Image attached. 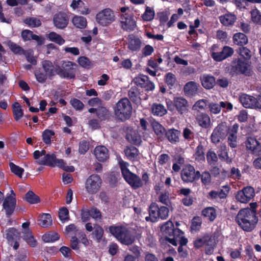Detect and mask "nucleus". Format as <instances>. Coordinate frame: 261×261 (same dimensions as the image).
Instances as JSON below:
<instances>
[{
    "instance_id": "nucleus-32",
    "label": "nucleus",
    "mask_w": 261,
    "mask_h": 261,
    "mask_svg": "<svg viewBox=\"0 0 261 261\" xmlns=\"http://www.w3.org/2000/svg\"><path fill=\"white\" fill-rule=\"evenodd\" d=\"M96 116L99 121H104L110 119L111 113L106 107L99 106L97 108Z\"/></svg>"
},
{
    "instance_id": "nucleus-63",
    "label": "nucleus",
    "mask_w": 261,
    "mask_h": 261,
    "mask_svg": "<svg viewBox=\"0 0 261 261\" xmlns=\"http://www.w3.org/2000/svg\"><path fill=\"white\" fill-rule=\"evenodd\" d=\"M59 217L60 220L62 222H64L69 220V211L67 207H62L59 210Z\"/></svg>"
},
{
    "instance_id": "nucleus-36",
    "label": "nucleus",
    "mask_w": 261,
    "mask_h": 261,
    "mask_svg": "<svg viewBox=\"0 0 261 261\" xmlns=\"http://www.w3.org/2000/svg\"><path fill=\"white\" fill-rule=\"evenodd\" d=\"M22 233L23 239L28 245L32 247H34L37 245V241L33 236L32 230L30 229H25Z\"/></svg>"
},
{
    "instance_id": "nucleus-7",
    "label": "nucleus",
    "mask_w": 261,
    "mask_h": 261,
    "mask_svg": "<svg viewBox=\"0 0 261 261\" xmlns=\"http://www.w3.org/2000/svg\"><path fill=\"white\" fill-rule=\"evenodd\" d=\"M161 231L166 240L173 246H177L176 239L184 234L181 230L175 228L173 223L170 220L161 226Z\"/></svg>"
},
{
    "instance_id": "nucleus-27",
    "label": "nucleus",
    "mask_w": 261,
    "mask_h": 261,
    "mask_svg": "<svg viewBox=\"0 0 261 261\" xmlns=\"http://www.w3.org/2000/svg\"><path fill=\"white\" fill-rule=\"evenodd\" d=\"M196 120L199 126L204 128H207L211 124V118L205 113L199 112L197 114Z\"/></svg>"
},
{
    "instance_id": "nucleus-12",
    "label": "nucleus",
    "mask_w": 261,
    "mask_h": 261,
    "mask_svg": "<svg viewBox=\"0 0 261 261\" xmlns=\"http://www.w3.org/2000/svg\"><path fill=\"white\" fill-rule=\"evenodd\" d=\"M133 81L138 87L144 89L147 92L152 91L155 89L154 84L149 80L147 75L139 74L134 78Z\"/></svg>"
},
{
    "instance_id": "nucleus-41",
    "label": "nucleus",
    "mask_w": 261,
    "mask_h": 261,
    "mask_svg": "<svg viewBox=\"0 0 261 261\" xmlns=\"http://www.w3.org/2000/svg\"><path fill=\"white\" fill-rule=\"evenodd\" d=\"M236 51L242 59L248 61H250L251 60L252 57L251 51L247 47L244 46H241Z\"/></svg>"
},
{
    "instance_id": "nucleus-55",
    "label": "nucleus",
    "mask_w": 261,
    "mask_h": 261,
    "mask_svg": "<svg viewBox=\"0 0 261 261\" xmlns=\"http://www.w3.org/2000/svg\"><path fill=\"white\" fill-rule=\"evenodd\" d=\"M155 12L152 8L147 6L145 12L142 14V18L143 20L150 21L153 19Z\"/></svg>"
},
{
    "instance_id": "nucleus-42",
    "label": "nucleus",
    "mask_w": 261,
    "mask_h": 261,
    "mask_svg": "<svg viewBox=\"0 0 261 261\" xmlns=\"http://www.w3.org/2000/svg\"><path fill=\"white\" fill-rule=\"evenodd\" d=\"M206 159L207 164L209 166H214L215 164H218V155L212 149H208V151H207L206 154Z\"/></svg>"
},
{
    "instance_id": "nucleus-29",
    "label": "nucleus",
    "mask_w": 261,
    "mask_h": 261,
    "mask_svg": "<svg viewBox=\"0 0 261 261\" xmlns=\"http://www.w3.org/2000/svg\"><path fill=\"white\" fill-rule=\"evenodd\" d=\"M233 43L240 47L245 46L248 42V37L246 34L241 32L236 33L232 37Z\"/></svg>"
},
{
    "instance_id": "nucleus-50",
    "label": "nucleus",
    "mask_w": 261,
    "mask_h": 261,
    "mask_svg": "<svg viewBox=\"0 0 261 261\" xmlns=\"http://www.w3.org/2000/svg\"><path fill=\"white\" fill-rule=\"evenodd\" d=\"M55 135L54 130L46 129L43 132L42 134V138L43 142L46 145H49L51 143V138Z\"/></svg>"
},
{
    "instance_id": "nucleus-11",
    "label": "nucleus",
    "mask_w": 261,
    "mask_h": 261,
    "mask_svg": "<svg viewBox=\"0 0 261 261\" xmlns=\"http://www.w3.org/2000/svg\"><path fill=\"white\" fill-rule=\"evenodd\" d=\"M218 44H213L211 51L212 58L217 62H221L231 57L234 53L233 48L228 46H224L220 51H218Z\"/></svg>"
},
{
    "instance_id": "nucleus-17",
    "label": "nucleus",
    "mask_w": 261,
    "mask_h": 261,
    "mask_svg": "<svg viewBox=\"0 0 261 261\" xmlns=\"http://www.w3.org/2000/svg\"><path fill=\"white\" fill-rule=\"evenodd\" d=\"M53 22L57 29L63 30L69 23L68 15L64 12L60 11L54 15Z\"/></svg>"
},
{
    "instance_id": "nucleus-3",
    "label": "nucleus",
    "mask_w": 261,
    "mask_h": 261,
    "mask_svg": "<svg viewBox=\"0 0 261 261\" xmlns=\"http://www.w3.org/2000/svg\"><path fill=\"white\" fill-rule=\"evenodd\" d=\"M109 232L122 244L129 246L136 240L133 231L124 225H111L109 227Z\"/></svg>"
},
{
    "instance_id": "nucleus-37",
    "label": "nucleus",
    "mask_w": 261,
    "mask_h": 261,
    "mask_svg": "<svg viewBox=\"0 0 261 261\" xmlns=\"http://www.w3.org/2000/svg\"><path fill=\"white\" fill-rule=\"evenodd\" d=\"M125 155L130 161H134L139 155L138 149L134 146H127L124 150Z\"/></svg>"
},
{
    "instance_id": "nucleus-51",
    "label": "nucleus",
    "mask_w": 261,
    "mask_h": 261,
    "mask_svg": "<svg viewBox=\"0 0 261 261\" xmlns=\"http://www.w3.org/2000/svg\"><path fill=\"white\" fill-rule=\"evenodd\" d=\"M48 38L50 41L54 42L59 45L63 44L65 42V40L60 35L54 32H50L48 34Z\"/></svg>"
},
{
    "instance_id": "nucleus-31",
    "label": "nucleus",
    "mask_w": 261,
    "mask_h": 261,
    "mask_svg": "<svg viewBox=\"0 0 261 261\" xmlns=\"http://www.w3.org/2000/svg\"><path fill=\"white\" fill-rule=\"evenodd\" d=\"M126 139L129 143L137 146L140 145L142 142L140 135L136 130H132L127 134Z\"/></svg>"
},
{
    "instance_id": "nucleus-52",
    "label": "nucleus",
    "mask_w": 261,
    "mask_h": 261,
    "mask_svg": "<svg viewBox=\"0 0 261 261\" xmlns=\"http://www.w3.org/2000/svg\"><path fill=\"white\" fill-rule=\"evenodd\" d=\"M23 22L30 28H37L41 25L40 20L34 17H27L24 19Z\"/></svg>"
},
{
    "instance_id": "nucleus-53",
    "label": "nucleus",
    "mask_w": 261,
    "mask_h": 261,
    "mask_svg": "<svg viewBox=\"0 0 261 261\" xmlns=\"http://www.w3.org/2000/svg\"><path fill=\"white\" fill-rule=\"evenodd\" d=\"M202 219L199 216H195L192 219L190 228L191 231L197 232L200 230L202 225Z\"/></svg>"
},
{
    "instance_id": "nucleus-6",
    "label": "nucleus",
    "mask_w": 261,
    "mask_h": 261,
    "mask_svg": "<svg viewBox=\"0 0 261 261\" xmlns=\"http://www.w3.org/2000/svg\"><path fill=\"white\" fill-rule=\"evenodd\" d=\"M132 106L127 98L120 99L114 108V114L117 118L122 122L129 119L132 114Z\"/></svg>"
},
{
    "instance_id": "nucleus-13",
    "label": "nucleus",
    "mask_w": 261,
    "mask_h": 261,
    "mask_svg": "<svg viewBox=\"0 0 261 261\" xmlns=\"http://www.w3.org/2000/svg\"><path fill=\"white\" fill-rule=\"evenodd\" d=\"M96 21L102 26H108L115 20V15L110 9H105L99 12L96 16Z\"/></svg>"
},
{
    "instance_id": "nucleus-48",
    "label": "nucleus",
    "mask_w": 261,
    "mask_h": 261,
    "mask_svg": "<svg viewBox=\"0 0 261 261\" xmlns=\"http://www.w3.org/2000/svg\"><path fill=\"white\" fill-rule=\"evenodd\" d=\"M25 200L30 204H33L40 202V199L34 192L29 191L25 195Z\"/></svg>"
},
{
    "instance_id": "nucleus-22",
    "label": "nucleus",
    "mask_w": 261,
    "mask_h": 261,
    "mask_svg": "<svg viewBox=\"0 0 261 261\" xmlns=\"http://www.w3.org/2000/svg\"><path fill=\"white\" fill-rule=\"evenodd\" d=\"M94 154L96 159L101 162L106 161L109 157L108 149L102 145L96 146L94 150Z\"/></svg>"
},
{
    "instance_id": "nucleus-60",
    "label": "nucleus",
    "mask_w": 261,
    "mask_h": 261,
    "mask_svg": "<svg viewBox=\"0 0 261 261\" xmlns=\"http://www.w3.org/2000/svg\"><path fill=\"white\" fill-rule=\"evenodd\" d=\"M218 157L222 161L227 164L232 163V159L229 157L228 153L226 149H221L218 152Z\"/></svg>"
},
{
    "instance_id": "nucleus-25",
    "label": "nucleus",
    "mask_w": 261,
    "mask_h": 261,
    "mask_svg": "<svg viewBox=\"0 0 261 261\" xmlns=\"http://www.w3.org/2000/svg\"><path fill=\"white\" fill-rule=\"evenodd\" d=\"M259 143L255 138L248 137L245 142V145L247 150H249L253 154H257V152L260 148Z\"/></svg>"
},
{
    "instance_id": "nucleus-43",
    "label": "nucleus",
    "mask_w": 261,
    "mask_h": 261,
    "mask_svg": "<svg viewBox=\"0 0 261 261\" xmlns=\"http://www.w3.org/2000/svg\"><path fill=\"white\" fill-rule=\"evenodd\" d=\"M141 44V40L138 37H134L130 39L128 44V48L133 51H137L140 49Z\"/></svg>"
},
{
    "instance_id": "nucleus-10",
    "label": "nucleus",
    "mask_w": 261,
    "mask_h": 261,
    "mask_svg": "<svg viewBox=\"0 0 261 261\" xmlns=\"http://www.w3.org/2000/svg\"><path fill=\"white\" fill-rule=\"evenodd\" d=\"M230 126H228L226 122H221L214 129L211 135V140L212 143L217 145L221 140H224L227 137L228 131Z\"/></svg>"
},
{
    "instance_id": "nucleus-21",
    "label": "nucleus",
    "mask_w": 261,
    "mask_h": 261,
    "mask_svg": "<svg viewBox=\"0 0 261 261\" xmlns=\"http://www.w3.org/2000/svg\"><path fill=\"white\" fill-rule=\"evenodd\" d=\"M173 105L176 110L180 114H182L188 111V101L182 97H175L173 99Z\"/></svg>"
},
{
    "instance_id": "nucleus-28",
    "label": "nucleus",
    "mask_w": 261,
    "mask_h": 261,
    "mask_svg": "<svg viewBox=\"0 0 261 261\" xmlns=\"http://www.w3.org/2000/svg\"><path fill=\"white\" fill-rule=\"evenodd\" d=\"M202 86L206 89H212L216 84L215 77L210 74H203L200 77Z\"/></svg>"
},
{
    "instance_id": "nucleus-58",
    "label": "nucleus",
    "mask_w": 261,
    "mask_h": 261,
    "mask_svg": "<svg viewBox=\"0 0 261 261\" xmlns=\"http://www.w3.org/2000/svg\"><path fill=\"white\" fill-rule=\"evenodd\" d=\"M250 14L251 19L254 23H261V12L257 8L251 10Z\"/></svg>"
},
{
    "instance_id": "nucleus-62",
    "label": "nucleus",
    "mask_w": 261,
    "mask_h": 261,
    "mask_svg": "<svg viewBox=\"0 0 261 261\" xmlns=\"http://www.w3.org/2000/svg\"><path fill=\"white\" fill-rule=\"evenodd\" d=\"M165 82L169 87L171 89L176 82L175 75L172 72H168L165 75Z\"/></svg>"
},
{
    "instance_id": "nucleus-47",
    "label": "nucleus",
    "mask_w": 261,
    "mask_h": 261,
    "mask_svg": "<svg viewBox=\"0 0 261 261\" xmlns=\"http://www.w3.org/2000/svg\"><path fill=\"white\" fill-rule=\"evenodd\" d=\"M51 217L49 214H43L38 220V224L43 227H48L51 224Z\"/></svg>"
},
{
    "instance_id": "nucleus-9",
    "label": "nucleus",
    "mask_w": 261,
    "mask_h": 261,
    "mask_svg": "<svg viewBox=\"0 0 261 261\" xmlns=\"http://www.w3.org/2000/svg\"><path fill=\"white\" fill-rule=\"evenodd\" d=\"M102 183V180L99 175L96 174H91L86 180V191L89 194H95L100 190Z\"/></svg>"
},
{
    "instance_id": "nucleus-8",
    "label": "nucleus",
    "mask_w": 261,
    "mask_h": 261,
    "mask_svg": "<svg viewBox=\"0 0 261 261\" xmlns=\"http://www.w3.org/2000/svg\"><path fill=\"white\" fill-rule=\"evenodd\" d=\"M57 75L61 78L74 79L76 76L77 65L68 60L62 61L61 66L57 65Z\"/></svg>"
},
{
    "instance_id": "nucleus-5",
    "label": "nucleus",
    "mask_w": 261,
    "mask_h": 261,
    "mask_svg": "<svg viewBox=\"0 0 261 261\" xmlns=\"http://www.w3.org/2000/svg\"><path fill=\"white\" fill-rule=\"evenodd\" d=\"M229 73L232 76L243 75L250 77L253 74L251 62L238 57L234 58L230 63Z\"/></svg>"
},
{
    "instance_id": "nucleus-40",
    "label": "nucleus",
    "mask_w": 261,
    "mask_h": 261,
    "mask_svg": "<svg viewBox=\"0 0 261 261\" xmlns=\"http://www.w3.org/2000/svg\"><path fill=\"white\" fill-rule=\"evenodd\" d=\"M72 22L74 26L78 29H85L87 26L86 18L81 16H74L72 19Z\"/></svg>"
},
{
    "instance_id": "nucleus-24",
    "label": "nucleus",
    "mask_w": 261,
    "mask_h": 261,
    "mask_svg": "<svg viewBox=\"0 0 261 261\" xmlns=\"http://www.w3.org/2000/svg\"><path fill=\"white\" fill-rule=\"evenodd\" d=\"M239 100L244 108L254 109L255 97L242 93L239 95Z\"/></svg>"
},
{
    "instance_id": "nucleus-61",
    "label": "nucleus",
    "mask_w": 261,
    "mask_h": 261,
    "mask_svg": "<svg viewBox=\"0 0 261 261\" xmlns=\"http://www.w3.org/2000/svg\"><path fill=\"white\" fill-rule=\"evenodd\" d=\"M11 171L19 177H21L24 172V169L19 166L16 165L12 162L9 163Z\"/></svg>"
},
{
    "instance_id": "nucleus-34",
    "label": "nucleus",
    "mask_w": 261,
    "mask_h": 261,
    "mask_svg": "<svg viewBox=\"0 0 261 261\" xmlns=\"http://www.w3.org/2000/svg\"><path fill=\"white\" fill-rule=\"evenodd\" d=\"M56 160L57 158L55 154H47L39 161V164L42 165L55 167Z\"/></svg>"
},
{
    "instance_id": "nucleus-2",
    "label": "nucleus",
    "mask_w": 261,
    "mask_h": 261,
    "mask_svg": "<svg viewBox=\"0 0 261 261\" xmlns=\"http://www.w3.org/2000/svg\"><path fill=\"white\" fill-rule=\"evenodd\" d=\"M122 175L125 181L134 189L142 188L143 181L146 184L149 181V176L147 172H144L142 175V179L137 174L131 172L128 169L129 163L125 161L119 162Z\"/></svg>"
},
{
    "instance_id": "nucleus-44",
    "label": "nucleus",
    "mask_w": 261,
    "mask_h": 261,
    "mask_svg": "<svg viewBox=\"0 0 261 261\" xmlns=\"http://www.w3.org/2000/svg\"><path fill=\"white\" fill-rule=\"evenodd\" d=\"M6 231V238L9 242H12L17 238H19L20 233L14 227L9 228Z\"/></svg>"
},
{
    "instance_id": "nucleus-46",
    "label": "nucleus",
    "mask_w": 261,
    "mask_h": 261,
    "mask_svg": "<svg viewBox=\"0 0 261 261\" xmlns=\"http://www.w3.org/2000/svg\"><path fill=\"white\" fill-rule=\"evenodd\" d=\"M12 111L14 118L16 121H18L23 115V110L18 102H15L12 105Z\"/></svg>"
},
{
    "instance_id": "nucleus-49",
    "label": "nucleus",
    "mask_w": 261,
    "mask_h": 261,
    "mask_svg": "<svg viewBox=\"0 0 261 261\" xmlns=\"http://www.w3.org/2000/svg\"><path fill=\"white\" fill-rule=\"evenodd\" d=\"M152 127L158 138L163 139L166 132V129L161 124L157 122L153 123Z\"/></svg>"
},
{
    "instance_id": "nucleus-20",
    "label": "nucleus",
    "mask_w": 261,
    "mask_h": 261,
    "mask_svg": "<svg viewBox=\"0 0 261 261\" xmlns=\"http://www.w3.org/2000/svg\"><path fill=\"white\" fill-rule=\"evenodd\" d=\"M42 67L44 72L48 75L49 79L57 74V65L55 67L54 65L49 60H44L41 63Z\"/></svg>"
},
{
    "instance_id": "nucleus-59",
    "label": "nucleus",
    "mask_w": 261,
    "mask_h": 261,
    "mask_svg": "<svg viewBox=\"0 0 261 261\" xmlns=\"http://www.w3.org/2000/svg\"><path fill=\"white\" fill-rule=\"evenodd\" d=\"M236 26L245 34L249 33L251 30L250 25L242 19L237 21Z\"/></svg>"
},
{
    "instance_id": "nucleus-54",
    "label": "nucleus",
    "mask_w": 261,
    "mask_h": 261,
    "mask_svg": "<svg viewBox=\"0 0 261 261\" xmlns=\"http://www.w3.org/2000/svg\"><path fill=\"white\" fill-rule=\"evenodd\" d=\"M60 239V235L55 232H50L42 236V240L44 242H54Z\"/></svg>"
},
{
    "instance_id": "nucleus-35",
    "label": "nucleus",
    "mask_w": 261,
    "mask_h": 261,
    "mask_svg": "<svg viewBox=\"0 0 261 261\" xmlns=\"http://www.w3.org/2000/svg\"><path fill=\"white\" fill-rule=\"evenodd\" d=\"M104 234L103 228L98 224L94 225V230L91 233L92 238L99 243L102 239Z\"/></svg>"
},
{
    "instance_id": "nucleus-19",
    "label": "nucleus",
    "mask_w": 261,
    "mask_h": 261,
    "mask_svg": "<svg viewBox=\"0 0 261 261\" xmlns=\"http://www.w3.org/2000/svg\"><path fill=\"white\" fill-rule=\"evenodd\" d=\"M237 16L230 12L219 16V20L221 23L226 27H232L237 20Z\"/></svg>"
},
{
    "instance_id": "nucleus-33",
    "label": "nucleus",
    "mask_w": 261,
    "mask_h": 261,
    "mask_svg": "<svg viewBox=\"0 0 261 261\" xmlns=\"http://www.w3.org/2000/svg\"><path fill=\"white\" fill-rule=\"evenodd\" d=\"M193 156L195 161L199 163H201L205 161L204 148L201 143L199 144L196 147Z\"/></svg>"
},
{
    "instance_id": "nucleus-14",
    "label": "nucleus",
    "mask_w": 261,
    "mask_h": 261,
    "mask_svg": "<svg viewBox=\"0 0 261 261\" xmlns=\"http://www.w3.org/2000/svg\"><path fill=\"white\" fill-rule=\"evenodd\" d=\"M200 172L195 171L194 166L189 165L183 169L181 176L182 180L186 182H192L200 179Z\"/></svg>"
},
{
    "instance_id": "nucleus-56",
    "label": "nucleus",
    "mask_w": 261,
    "mask_h": 261,
    "mask_svg": "<svg viewBox=\"0 0 261 261\" xmlns=\"http://www.w3.org/2000/svg\"><path fill=\"white\" fill-rule=\"evenodd\" d=\"M149 214L151 215L152 218L156 221H158L159 219V205L154 202L151 203L149 207Z\"/></svg>"
},
{
    "instance_id": "nucleus-45",
    "label": "nucleus",
    "mask_w": 261,
    "mask_h": 261,
    "mask_svg": "<svg viewBox=\"0 0 261 261\" xmlns=\"http://www.w3.org/2000/svg\"><path fill=\"white\" fill-rule=\"evenodd\" d=\"M152 113L154 115L163 116L167 113L165 107L160 103H153L151 107Z\"/></svg>"
},
{
    "instance_id": "nucleus-26",
    "label": "nucleus",
    "mask_w": 261,
    "mask_h": 261,
    "mask_svg": "<svg viewBox=\"0 0 261 261\" xmlns=\"http://www.w3.org/2000/svg\"><path fill=\"white\" fill-rule=\"evenodd\" d=\"M199 84L197 83L190 81L186 84L184 88L185 94L188 97H192L197 93Z\"/></svg>"
},
{
    "instance_id": "nucleus-64",
    "label": "nucleus",
    "mask_w": 261,
    "mask_h": 261,
    "mask_svg": "<svg viewBox=\"0 0 261 261\" xmlns=\"http://www.w3.org/2000/svg\"><path fill=\"white\" fill-rule=\"evenodd\" d=\"M89 142L85 140L80 142L79 152L81 154H85L89 150Z\"/></svg>"
},
{
    "instance_id": "nucleus-23",
    "label": "nucleus",
    "mask_w": 261,
    "mask_h": 261,
    "mask_svg": "<svg viewBox=\"0 0 261 261\" xmlns=\"http://www.w3.org/2000/svg\"><path fill=\"white\" fill-rule=\"evenodd\" d=\"M143 91H141L137 86H132L128 91V96L131 101L136 105L140 104L141 98L140 95Z\"/></svg>"
},
{
    "instance_id": "nucleus-39",
    "label": "nucleus",
    "mask_w": 261,
    "mask_h": 261,
    "mask_svg": "<svg viewBox=\"0 0 261 261\" xmlns=\"http://www.w3.org/2000/svg\"><path fill=\"white\" fill-rule=\"evenodd\" d=\"M5 45H7L10 49L14 54L16 55H22L25 53V50L19 45L15 43L11 40H8L4 43Z\"/></svg>"
},
{
    "instance_id": "nucleus-57",
    "label": "nucleus",
    "mask_w": 261,
    "mask_h": 261,
    "mask_svg": "<svg viewBox=\"0 0 261 261\" xmlns=\"http://www.w3.org/2000/svg\"><path fill=\"white\" fill-rule=\"evenodd\" d=\"M200 178L202 184L205 186H209L212 182V175L207 171H204L200 173Z\"/></svg>"
},
{
    "instance_id": "nucleus-38",
    "label": "nucleus",
    "mask_w": 261,
    "mask_h": 261,
    "mask_svg": "<svg viewBox=\"0 0 261 261\" xmlns=\"http://www.w3.org/2000/svg\"><path fill=\"white\" fill-rule=\"evenodd\" d=\"M202 215L208 218L211 222L214 221L217 217L216 210L212 206L206 207L201 212Z\"/></svg>"
},
{
    "instance_id": "nucleus-30",
    "label": "nucleus",
    "mask_w": 261,
    "mask_h": 261,
    "mask_svg": "<svg viewBox=\"0 0 261 261\" xmlns=\"http://www.w3.org/2000/svg\"><path fill=\"white\" fill-rule=\"evenodd\" d=\"M180 132L174 128L168 129L166 130L164 137L172 144L179 142Z\"/></svg>"
},
{
    "instance_id": "nucleus-1",
    "label": "nucleus",
    "mask_w": 261,
    "mask_h": 261,
    "mask_svg": "<svg viewBox=\"0 0 261 261\" xmlns=\"http://www.w3.org/2000/svg\"><path fill=\"white\" fill-rule=\"evenodd\" d=\"M254 208L255 207H252V209H241L236 217L237 223L245 231L250 232L253 230L258 222L256 210Z\"/></svg>"
},
{
    "instance_id": "nucleus-16",
    "label": "nucleus",
    "mask_w": 261,
    "mask_h": 261,
    "mask_svg": "<svg viewBox=\"0 0 261 261\" xmlns=\"http://www.w3.org/2000/svg\"><path fill=\"white\" fill-rule=\"evenodd\" d=\"M120 22L121 28L124 31H133L136 27V22L134 16L127 13L121 15Z\"/></svg>"
},
{
    "instance_id": "nucleus-4",
    "label": "nucleus",
    "mask_w": 261,
    "mask_h": 261,
    "mask_svg": "<svg viewBox=\"0 0 261 261\" xmlns=\"http://www.w3.org/2000/svg\"><path fill=\"white\" fill-rule=\"evenodd\" d=\"M109 232L122 244L129 246L136 240L133 231L124 225H111L109 227Z\"/></svg>"
},
{
    "instance_id": "nucleus-18",
    "label": "nucleus",
    "mask_w": 261,
    "mask_h": 261,
    "mask_svg": "<svg viewBox=\"0 0 261 261\" xmlns=\"http://www.w3.org/2000/svg\"><path fill=\"white\" fill-rule=\"evenodd\" d=\"M239 125L233 124L228 131L227 135L228 145L231 148H236L238 146V133Z\"/></svg>"
},
{
    "instance_id": "nucleus-15",
    "label": "nucleus",
    "mask_w": 261,
    "mask_h": 261,
    "mask_svg": "<svg viewBox=\"0 0 261 261\" xmlns=\"http://www.w3.org/2000/svg\"><path fill=\"white\" fill-rule=\"evenodd\" d=\"M11 192V194L7 195L4 199L3 204V209L7 218H9L13 214L16 206L15 194L13 190Z\"/></svg>"
}]
</instances>
